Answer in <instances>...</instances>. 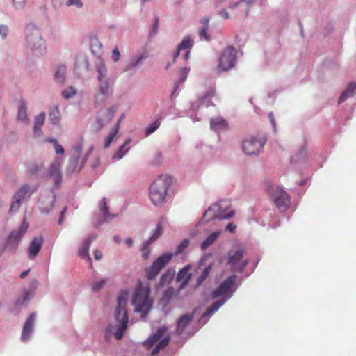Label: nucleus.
<instances>
[{"label": "nucleus", "instance_id": "nucleus-8", "mask_svg": "<svg viewBox=\"0 0 356 356\" xmlns=\"http://www.w3.org/2000/svg\"><path fill=\"white\" fill-rule=\"evenodd\" d=\"M237 51L234 46H228L218 58V70L227 72L232 69L236 63Z\"/></svg>", "mask_w": 356, "mask_h": 356}, {"label": "nucleus", "instance_id": "nucleus-51", "mask_svg": "<svg viewBox=\"0 0 356 356\" xmlns=\"http://www.w3.org/2000/svg\"><path fill=\"white\" fill-rule=\"evenodd\" d=\"M9 33V28L8 26L4 24L0 25V36L2 39H6Z\"/></svg>", "mask_w": 356, "mask_h": 356}, {"label": "nucleus", "instance_id": "nucleus-52", "mask_svg": "<svg viewBox=\"0 0 356 356\" xmlns=\"http://www.w3.org/2000/svg\"><path fill=\"white\" fill-rule=\"evenodd\" d=\"M97 238V234L96 233H91L83 241V245H91L96 238Z\"/></svg>", "mask_w": 356, "mask_h": 356}, {"label": "nucleus", "instance_id": "nucleus-43", "mask_svg": "<svg viewBox=\"0 0 356 356\" xmlns=\"http://www.w3.org/2000/svg\"><path fill=\"white\" fill-rule=\"evenodd\" d=\"M161 124L160 119L156 120L152 124L147 127L145 130V135L147 136L151 135L157 130Z\"/></svg>", "mask_w": 356, "mask_h": 356}, {"label": "nucleus", "instance_id": "nucleus-10", "mask_svg": "<svg viewBox=\"0 0 356 356\" xmlns=\"http://www.w3.org/2000/svg\"><path fill=\"white\" fill-rule=\"evenodd\" d=\"M38 184H23L12 197L11 209H18L26 197H30L38 188Z\"/></svg>", "mask_w": 356, "mask_h": 356}, {"label": "nucleus", "instance_id": "nucleus-55", "mask_svg": "<svg viewBox=\"0 0 356 356\" xmlns=\"http://www.w3.org/2000/svg\"><path fill=\"white\" fill-rule=\"evenodd\" d=\"M257 0H241V4L244 3L247 6V8H245V15H248V12L250 11V7L255 3Z\"/></svg>", "mask_w": 356, "mask_h": 356}, {"label": "nucleus", "instance_id": "nucleus-17", "mask_svg": "<svg viewBox=\"0 0 356 356\" xmlns=\"http://www.w3.org/2000/svg\"><path fill=\"white\" fill-rule=\"evenodd\" d=\"M99 209L102 216H97L93 220V224L96 227L118 216V214H111L109 212L106 198H103L99 202Z\"/></svg>", "mask_w": 356, "mask_h": 356}, {"label": "nucleus", "instance_id": "nucleus-3", "mask_svg": "<svg viewBox=\"0 0 356 356\" xmlns=\"http://www.w3.org/2000/svg\"><path fill=\"white\" fill-rule=\"evenodd\" d=\"M129 298V293L127 291L120 292L118 297V305L115 308V318L120 324L114 334L117 339H121L128 325V315L126 308Z\"/></svg>", "mask_w": 356, "mask_h": 356}, {"label": "nucleus", "instance_id": "nucleus-42", "mask_svg": "<svg viewBox=\"0 0 356 356\" xmlns=\"http://www.w3.org/2000/svg\"><path fill=\"white\" fill-rule=\"evenodd\" d=\"M77 93V90L73 86H69L68 88L64 89L62 91V96L66 99H69L72 98Z\"/></svg>", "mask_w": 356, "mask_h": 356}, {"label": "nucleus", "instance_id": "nucleus-18", "mask_svg": "<svg viewBox=\"0 0 356 356\" xmlns=\"http://www.w3.org/2000/svg\"><path fill=\"white\" fill-rule=\"evenodd\" d=\"M236 280V276L233 275L224 280L221 284L214 290L211 297L212 299H216L220 296L226 295L232 291Z\"/></svg>", "mask_w": 356, "mask_h": 356}, {"label": "nucleus", "instance_id": "nucleus-44", "mask_svg": "<svg viewBox=\"0 0 356 356\" xmlns=\"http://www.w3.org/2000/svg\"><path fill=\"white\" fill-rule=\"evenodd\" d=\"M49 141L51 143H52V145L54 146V150H55V152L57 154H64V152H65L64 148L63 147V146L61 145H60L58 143L56 139H55V138H49Z\"/></svg>", "mask_w": 356, "mask_h": 356}, {"label": "nucleus", "instance_id": "nucleus-38", "mask_svg": "<svg viewBox=\"0 0 356 356\" xmlns=\"http://www.w3.org/2000/svg\"><path fill=\"white\" fill-rule=\"evenodd\" d=\"M159 17L156 16V17H154V18L153 19L152 26L149 31V35H148L149 40H151L157 34L158 29H159Z\"/></svg>", "mask_w": 356, "mask_h": 356}, {"label": "nucleus", "instance_id": "nucleus-25", "mask_svg": "<svg viewBox=\"0 0 356 356\" xmlns=\"http://www.w3.org/2000/svg\"><path fill=\"white\" fill-rule=\"evenodd\" d=\"M193 318L192 314H186L181 316L177 321V332L181 334L185 328L190 324Z\"/></svg>", "mask_w": 356, "mask_h": 356}, {"label": "nucleus", "instance_id": "nucleus-20", "mask_svg": "<svg viewBox=\"0 0 356 356\" xmlns=\"http://www.w3.org/2000/svg\"><path fill=\"white\" fill-rule=\"evenodd\" d=\"M28 227L29 225L24 220L17 229H13L10 233L8 237L6 245H17L20 242L23 236L26 232Z\"/></svg>", "mask_w": 356, "mask_h": 356}, {"label": "nucleus", "instance_id": "nucleus-16", "mask_svg": "<svg viewBox=\"0 0 356 356\" xmlns=\"http://www.w3.org/2000/svg\"><path fill=\"white\" fill-rule=\"evenodd\" d=\"M214 91L213 89L209 90L206 95L200 98H199L198 101L195 102H193L191 104L190 108V118L193 120V122L197 121L198 118H195L193 114L198 109L202 108L203 106L205 107H209V106H214V104L211 101V97L213 96Z\"/></svg>", "mask_w": 356, "mask_h": 356}, {"label": "nucleus", "instance_id": "nucleus-41", "mask_svg": "<svg viewBox=\"0 0 356 356\" xmlns=\"http://www.w3.org/2000/svg\"><path fill=\"white\" fill-rule=\"evenodd\" d=\"M306 147L305 146H302L300 150L296 153L294 157H293L291 160V162H298L300 161H304L306 156Z\"/></svg>", "mask_w": 356, "mask_h": 356}, {"label": "nucleus", "instance_id": "nucleus-56", "mask_svg": "<svg viewBox=\"0 0 356 356\" xmlns=\"http://www.w3.org/2000/svg\"><path fill=\"white\" fill-rule=\"evenodd\" d=\"M26 3V0H13V3L15 8L22 9Z\"/></svg>", "mask_w": 356, "mask_h": 356}, {"label": "nucleus", "instance_id": "nucleus-19", "mask_svg": "<svg viewBox=\"0 0 356 356\" xmlns=\"http://www.w3.org/2000/svg\"><path fill=\"white\" fill-rule=\"evenodd\" d=\"M243 252L238 250L234 254H229V264L231 266L232 270L236 272H241L248 264L246 260H242Z\"/></svg>", "mask_w": 356, "mask_h": 356}, {"label": "nucleus", "instance_id": "nucleus-39", "mask_svg": "<svg viewBox=\"0 0 356 356\" xmlns=\"http://www.w3.org/2000/svg\"><path fill=\"white\" fill-rule=\"evenodd\" d=\"M193 44V42L188 36H186L183 38L181 43L178 44V50H187L191 48Z\"/></svg>", "mask_w": 356, "mask_h": 356}, {"label": "nucleus", "instance_id": "nucleus-53", "mask_svg": "<svg viewBox=\"0 0 356 356\" xmlns=\"http://www.w3.org/2000/svg\"><path fill=\"white\" fill-rule=\"evenodd\" d=\"M74 5L76 8H81L83 7V3L81 0H67L66 2L67 6Z\"/></svg>", "mask_w": 356, "mask_h": 356}, {"label": "nucleus", "instance_id": "nucleus-40", "mask_svg": "<svg viewBox=\"0 0 356 356\" xmlns=\"http://www.w3.org/2000/svg\"><path fill=\"white\" fill-rule=\"evenodd\" d=\"M82 150H83L82 143L76 144L72 148V156H70V158L79 161V158L82 153Z\"/></svg>", "mask_w": 356, "mask_h": 356}, {"label": "nucleus", "instance_id": "nucleus-32", "mask_svg": "<svg viewBox=\"0 0 356 356\" xmlns=\"http://www.w3.org/2000/svg\"><path fill=\"white\" fill-rule=\"evenodd\" d=\"M131 143V139H127L126 141L119 147L118 150L113 156V160H120L124 156L129 152V147L128 145Z\"/></svg>", "mask_w": 356, "mask_h": 356}, {"label": "nucleus", "instance_id": "nucleus-37", "mask_svg": "<svg viewBox=\"0 0 356 356\" xmlns=\"http://www.w3.org/2000/svg\"><path fill=\"white\" fill-rule=\"evenodd\" d=\"M118 133V124H115V126L111 129L108 136L106 137L104 147V148H108L111 145V143L113 140V138Z\"/></svg>", "mask_w": 356, "mask_h": 356}, {"label": "nucleus", "instance_id": "nucleus-34", "mask_svg": "<svg viewBox=\"0 0 356 356\" xmlns=\"http://www.w3.org/2000/svg\"><path fill=\"white\" fill-rule=\"evenodd\" d=\"M226 300V298H222L213 303L211 307L207 309L202 318L212 315L215 312L219 309V308L225 302Z\"/></svg>", "mask_w": 356, "mask_h": 356}, {"label": "nucleus", "instance_id": "nucleus-24", "mask_svg": "<svg viewBox=\"0 0 356 356\" xmlns=\"http://www.w3.org/2000/svg\"><path fill=\"white\" fill-rule=\"evenodd\" d=\"M95 70L97 72V79L98 81H108V70L104 61L99 60L95 63Z\"/></svg>", "mask_w": 356, "mask_h": 356}, {"label": "nucleus", "instance_id": "nucleus-15", "mask_svg": "<svg viewBox=\"0 0 356 356\" xmlns=\"http://www.w3.org/2000/svg\"><path fill=\"white\" fill-rule=\"evenodd\" d=\"M112 94V84L110 80L98 81L97 91L95 95V105L103 104Z\"/></svg>", "mask_w": 356, "mask_h": 356}, {"label": "nucleus", "instance_id": "nucleus-14", "mask_svg": "<svg viewBox=\"0 0 356 356\" xmlns=\"http://www.w3.org/2000/svg\"><path fill=\"white\" fill-rule=\"evenodd\" d=\"M147 58V54L145 52L131 55L127 60L123 71L133 74L137 70L141 67Z\"/></svg>", "mask_w": 356, "mask_h": 356}, {"label": "nucleus", "instance_id": "nucleus-61", "mask_svg": "<svg viewBox=\"0 0 356 356\" xmlns=\"http://www.w3.org/2000/svg\"><path fill=\"white\" fill-rule=\"evenodd\" d=\"M93 150V147H91L88 150V152H86V154H85L84 156V158L83 159V161L81 162V164L79 168V171L83 168V166L84 165L85 163L86 162L88 156H90V154H91V152H92Z\"/></svg>", "mask_w": 356, "mask_h": 356}, {"label": "nucleus", "instance_id": "nucleus-27", "mask_svg": "<svg viewBox=\"0 0 356 356\" xmlns=\"http://www.w3.org/2000/svg\"><path fill=\"white\" fill-rule=\"evenodd\" d=\"M189 266H185L177 274V280L180 283L179 289H183L188 284L191 275L189 274Z\"/></svg>", "mask_w": 356, "mask_h": 356}, {"label": "nucleus", "instance_id": "nucleus-23", "mask_svg": "<svg viewBox=\"0 0 356 356\" xmlns=\"http://www.w3.org/2000/svg\"><path fill=\"white\" fill-rule=\"evenodd\" d=\"M210 128L216 132L224 131L227 129L228 124L222 117H216L210 119Z\"/></svg>", "mask_w": 356, "mask_h": 356}, {"label": "nucleus", "instance_id": "nucleus-46", "mask_svg": "<svg viewBox=\"0 0 356 356\" xmlns=\"http://www.w3.org/2000/svg\"><path fill=\"white\" fill-rule=\"evenodd\" d=\"M79 255L82 259H86L89 262L91 263V258L89 256L88 246H81L79 250Z\"/></svg>", "mask_w": 356, "mask_h": 356}, {"label": "nucleus", "instance_id": "nucleus-29", "mask_svg": "<svg viewBox=\"0 0 356 356\" xmlns=\"http://www.w3.org/2000/svg\"><path fill=\"white\" fill-rule=\"evenodd\" d=\"M356 89V83L350 82L346 90L341 93L339 99V104L345 102L348 98L352 97Z\"/></svg>", "mask_w": 356, "mask_h": 356}, {"label": "nucleus", "instance_id": "nucleus-11", "mask_svg": "<svg viewBox=\"0 0 356 356\" xmlns=\"http://www.w3.org/2000/svg\"><path fill=\"white\" fill-rule=\"evenodd\" d=\"M117 109L118 106L113 105L109 108L100 110L92 125L93 131L99 132L108 124L113 120Z\"/></svg>", "mask_w": 356, "mask_h": 356}, {"label": "nucleus", "instance_id": "nucleus-47", "mask_svg": "<svg viewBox=\"0 0 356 356\" xmlns=\"http://www.w3.org/2000/svg\"><path fill=\"white\" fill-rule=\"evenodd\" d=\"M45 114L44 113H40L35 116L34 120V124L37 127H42L44 123Z\"/></svg>", "mask_w": 356, "mask_h": 356}, {"label": "nucleus", "instance_id": "nucleus-64", "mask_svg": "<svg viewBox=\"0 0 356 356\" xmlns=\"http://www.w3.org/2000/svg\"><path fill=\"white\" fill-rule=\"evenodd\" d=\"M236 225L235 224H234L233 222H229L225 226V230L232 233V232H234V230L236 229Z\"/></svg>", "mask_w": 356, "mask_h": 356}, {"label": "nucleus", "instance_id": "nucleus-63", "mask_svg": "<svg viewBox=\"0 0 356 356\" xmlns=\"http://www.w3.org/2000/svg\"><path fill=\"white\" fill-rule=\"evenodd\" d=\"M67 207L65 206L63 207L62 211H60V218L58 219V225H61L63 223V219L65 218Z\"/></svg>", "mask_w": 356, "mask_h": 356}, {"label": "nucleus", "instance_id": "nucleus-62", "mask_svg": "<svg viewBox=\"0 0 356 356\" xmlns=\"http://www.w3.org/2000/svg\"><path fill=\"white\" fill-rule=\"evenodd\" d=\"M268 118H269V120L270 122L271 126H272V127L273 129V131L275 132V131H276V122H275V118H274L273 112L269 113Z\"/></svg>", "mask_w": 356, "mask_h": 356}, {"label": "nucleus", "instance_id": "nucleus-35", "mask_svg": "<svg viewBox=\"0 0 356 356\" xmlns=\"http://www.w3.org/2000/svg\"><path fill=\"white\" fill-rule=\"evenodd\" d=\"M163 233V228L161 223H158L156 229L153 231L150 237L143 245H151L158 239Z\"/></svg>", "mask_w": 356, "mask_h": 356}, {"label": "nucleus", "instance_id": "nucleus-50", "mask_svg": "<svg viewBox=\"0 0 356 356\" xmlns=\"http://www.w3.org/2000/svg\"><path fill=\"white\" fill-rule=\"evenodd\" d=\"M106 282V279H102L99 281L95 282L92 284V290L93 291H98L105 285Z\"/></svg>", "mask_w": 356, "mask_h": 356}, {"label": "nucleus", "instance_id": "nucleus-1", "mask_svg": "<svg viewBox=\"0 0 356 356\" xmlns=\"http://www.w3.org/2000/svg\"><path fill=\"white\" fill-rule=\"evenodd\" d=\"M25 41L27 47L35 56H42L46 53V41L35 24L30 23L26 26Z\"/></svg>", "mask_w": 356, "mask_h": 356}, {"label": "nucleus", "instance_id": "nucleus-30", "mask_svg": "<svg viewBox=\"0 0 356 356\" xmlns=\"http://www.w3.org/2000/svg\"><path fill=\"white\" fill-rule=\"evenodd\" d=\"M209 21L210 18L207 17L200 20V24L202 26L199 31V35L200 38H203L207 41L211 40V36L207 33Z\"/></svg>", "mask_w": 356, "mask_h": 356}, {"label": "nucleus", "instance_id": "nucleus-12", "mask_svg": "<svg viewBox=\"0 0 356 356\" xmlns=\"http://www.w3.org/2000/svg\"><path fill=\"white\" fill-rule=\"evenodd\" d=\"M56 200V194L54 188L42 191L40 193L38 200V207L39 211L44 214H49L54 206Z\"/></svg>", "mask_w": 356, "mask_h": 356}, {"label": "nucleus", "instance_id": "nucleus-57", "mask_svg": "<svg viewBox=\"0 0 356 356\" xmlns=\"http://www.w3.org/2000/svg\"><path fill=\"white\" fill-rule=\"evenodd\" d=\"M111 58L114 62H118L120 58V53L118 47L113 49Z\"/></svg>", "mask_w": 356, "mask_h": 356}, {"label": "nucleus", "instance_id": "nucleus-26", "mask_svg": "<svg viewBox=\"0 0 356 356\" xmlns=\"http://www.w3.org/2000/svg\"><path fill=\"white\" fill-rule=\"evenodd\" d=\"M189 71H190V68L186 67H182L180 70L179 79L178 81L175 83L174 89L171 93L172 99H174L176 97H177L179 92H177V90L178 89L179 84L183 83L186 80Z\"/></svg>", "mask_w": 356, "mask_h": 356}, {"label": "nucleus", "instance_id": "nucleus-45", "mask_svg": "<svg viewBox=\"0 0 356 356\" xmlns=\"http://www.w3.org/2000/svg\"><path fill=\"white\" fill-rule=\"evenodd\" d=\"M79 160H76L72 158H70L69 164L67 168V172L69 174H71L76 171L78 168Z\"/></svg>", "mask_w": 356, "mask_h": 356}, {"label": "nucleus", "instance_id": "nucleus-9", "mask_svg": "<svg viewBox=\"0 0 356 356\" xmlns=\"http://www.w3.org/2000/svg\"><path fill=\"white\" fill-rule=\"evenodd\" d=\"M266 143V138L264 135L252 136L243 142V151L248 155H258L263 149Z\"/></svg>", "mask_w": 356, "mask_h": 356}, {"label": "nucleus", "instance_id": "nucleus-49", "mask_svg": "<svg viewBox=\"0 0 356 356\" xmlns=\"http://www.w3.org/2000/svg\"><path fill=\"white\" fill-rule=\"evenodd\" d=\"M101 44L97 40L94 41L90 46L92 52L99 56L101 54Z\"/></svg>", "mask_w": 356, "mask_h": 356}, {"label": "nucleus", "instance_id": "nucleus-5", "mask_svg": "<svg viewBox=\"0 0 356 356\" xmlns=\"http://www.w3.org/2000/svg\"><path fill=\"white\" fill-rule=\"evenodd\" d=\"M150 289L149 286H138L131 303L135 307L136 312L147 313L152 307V302L149 298Z\"/></svg>", "mask_w": 356, "mask_h": 356}, {"label": "nucleus", "instance_id": "nucleus-33", "mask_svg": "<svg viewBox=\"0 0 356 356\" xmlns=\"http://www.w3.org/2000/svg\"><path fill=\"white\" fill-rule=\"evenodd\" d=\"M221 234L222 231L220 229L212 232L207 235L200 245H212L217 241Z\"/></svg>", "mask_w": 356, "mask_h": 356}, {"label": "nucleus", "instance_id": "nucleus-22", "mask_svg": "<svg viewBox=\"0 0 356 356\" xmlns=\"http://www.w3.org/2000/svg\"><path fill=\"white\" fill-rule=\"evenodd\" d=\"M36 314L35 313H31L28 318L26 319L23 328L21 335V340L23 342H26L31 338V335L33 331L34 325L35 323Z\"/></svg>", "mask_w": 356, "mask_h": 356}, {"label": "nucleus", "instance_id": "nucleus-4", "mask_svg": "<svg viewBox=\"0 0 356 356\" xmlns=\"http://www.w3.org/2000/svg\"><path fill=\"white\" fill-rule=\"evenodd\" d=\"M229 207V202L227 200H222L211 204L204 213L200 222L230 219L235 213L233 210L226 212Z\"/></svg>", "mask_w": 356, "mask_h": 356}, {"label": "nucleus", "instance_id": "nucleus-13", "mask_svg": "<svg viewBox=\"0 0 356 356\" xmlns=\"http://www.w3.org/2000/svg\"><path fill=\"white\" fill-rule=\"evenodd\" d=\"M172 254L165 253L158 257L152 265L146 269V275L148 280L154 279L160 272V270L165 266V265L171 260Z\"/></svg>", "mask_w": 356, "mask_h": 356}, {"label": "nucleus", "instance_id": "nucleus-60", "mask_svg": "<svg viewBox=\"0 0 356 356\" xmlns=\"http://www.w3.org/2000/svg\"><path fill=\"white\" fill-rule=\"evenodd\" d=\"M93 150V147H91L88 150V152H86V154H85L84 156V158L83 159V161L81 162V164L79 168V171L83 168V166L84 165L85 163L86 162L88 156H90V154H91V152H92Z\"/></svg>", "mask_w": 356, "mask_h": 356}, {"label": "nucleus", "instance_id": "nucleus-36", "mask_svg": "<svg viewBox=\"0 0 356 356\" xmlns=\"http://www.w3.org/2000/svg\"><path fill=\"white\" fill-rule=\"evenodd\" d=\"M49 118L51 122L54 125H57L60 122V117L58 108L50 110L49 113Z\"/></svg>", "mask_w": 356, "mask_h": 356}, {"label": "nucleus", "instance_id": "nucleus-48", "mask_svg": "<svg viewBox=\"0 0 356 356\" xmlns=\"http://www.w3.org/2000/svg\"><path fill=\"white\" fill-rule=\"evenodd\" d=\"M41 246H29L28 255L29 259H33L40 252Z\"/></svg>", "mask_w": 356, "mask_h": 356}, {"label": "nucleus", "instance_id": "nucleus-58", "mask_svg": "<svg viewBox=\"0 0 356 356\" xmlns=\"http://www.w3.org/2000/svg\"><path fill=\"white\" fill-rule=\"evenodd\" d=\"M142 257L144 259H147L150 253L149 246H143L141 249Z\"/></svg>", "mask_w": 356, "mask_h": 356}, {"label": "nucleus", "instance_id": "nucleus-59", "mask_svg": "<svg viewBox=\"0 0 356 356\" xmlns=\"http://www.w3.org/2000/svg\"><path fill=\"white\" fill-rule=\"evenodd\" d=\"M44 238L41 236L35 237L29 245H42Z\"/></svg>", "mask_w": 356, "mask_h": 356}, {"label": "nucleus", "instance_id": "nucleus-54", "mask_svg": "<svg viewBox=\"0 0 356 356\" xmlns=\"http://www.w3.org/2000/svg\"><path fill=\"white\" fill-rule=\"evenodd\" d=\"M30 294H29V292L28 291H25L24 292V295H23V298H22V300H17V302H16V305L19 306V305H23L24 303H25L30 298Z\"/></svg>", "mask_w": 356, "mask_h": 356}, {"label": "nucleus", "instance_id": "nucleus-28", "mask_svg": "<svg viewBox=\"0 0 356 356\" xmlns=\"http://www.w3.org/2000/svg\"><path fill=\"white\" fill-rule=\"evenodd\" d=\"M17 119L25 124L28 123L27 104L24 100H21L17 111Z\"/></svg>", "mask_w": 356, "mask_h": 356}, {"label": "nucleus", "instance_id": "nucleus-21", "mask_svg": "<svg viewBox=\"0 0 356 356\" xmlns=\"http://www.w3.org/2000/svg\"><path fill=\"white\" fill-rule=\"evenodd\" d=\"M60 166L61 162L58 158L54 163L51 164L48 171V175L54 180L55 188L59 187L62 181Z\"/></svg>", "mask_w": 356, "mask_h": 356}, {"label": "nucleus", "instance_id": "nucleus-31", "mask_svg": "<svg viewBox=\"0 0 356 356\" xmlns=\"http://www.w3.org/2000/svg\"><path fill=\"white\" fill-rule=\"evenodd\" d=\"M66 75V66L65 65H60L55 70L54 80L56 83L63 84L65 80Z\"/></svg>", "mask_w": 356, "mask_h": 356}, {"label": "nucleus", "instance_id": "nucleus-2", "mask_svg": "<svg viewBox=\"0 0 356 356\" xmlns=\"http://www.w3.org/2000/svg\"><path fill=\"white\" fill-rule=\"evenodd\" d=\"M172 184V177L167 175L159 176L149 186V197L152 203L160 207L165 202L167 191Z\"/></svg>", "mask_w": 356, "mask_h": 356}, {"label": "nucleus", "instance_id": "nucleus-6", "mask_svg": "<svg viewBox=\"0 0 356 356\" xmlns=\"http://www.w3.org/2000/svg\"><path fill=\"white\" fill-rule=\"evenodd\" d=\"M167 328L165 327H159L156 332L152 334L144 343L143 346L146 350H150L154 344L155 348L152 350L151 355H156L161 350H163L169 343L170 336L165 335Z\"/></svg>", "mask_w": 356, "mask_h": 356}, {"label": "nucleus", "instance_id": "nucleus-7", "mask_svg": "<svg viewBox=\"0 0 356 356\" xmlns=\"http://www.w3.org/2000/svg\"><path fill=\"white\" fill-rule=\"evenodd\" d=\"M265 187L266 191L273 198L277 209L281 212L285 211L290 204L288 193L284 189L270 182H267Z\"/></svg>", "mask_w": 356, "mask_h": 356}]
</instances>
